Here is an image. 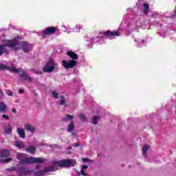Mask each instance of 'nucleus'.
Returning a JSON list of instances; mask_svg holds the SVG:
<instances>
[{
	"label": "nucleus",
	"mask_w": 176,
	"mask_h": 176,
	"mask_svg": "<svg viewBox=\"0 0 176 176\" xmlns=\"http://www.w3.org/2000/svg\"><path fill=\"white\" fill-rule=\"evenodd\" d=\"M10 47L12 50H19L22 48L24 53H28L31 50V45L23 41L21 43L19 42V38H16L13 40H7L4 41L3 45H0V56H2L3 53L8 52V48Z\"/></svg>",
	"instance_id": "nucleus-1"
},
{
	"label": "nucleus",
	"mask_w": 176,
	"mask_h": 176,
	"mask_svg": "<svg viewBox=\"0 0 176 176\" xmlns=\"http://www.w3.org/2000/svg\"><path fill=\"white\" fill-rule=\"evenodd\" d=\"M76 164V160L74 159L62 160L56 162L54 166H48L44 168V173L56 171V167H74Z\"/></svg>",
	"instance_id": "nucleus-2"
},
{
	"label": "nucleus",
	"mask_w": 176,
	"mask_h": 176,
	"mask_svg": "<svg viewBox=\"0 0 176 176\" xmlns=\"http://www.w3.org/2000/svg\"><path fill=\"white\" fill-rule=\"evenodd\" d=\"M16 159L19 160L21 164H31L32 163H43L45 159L40 157H34L27 155V154L18 153L16 155Z\"/></svg>",
	"instance_id": "nucleus-3"
},
{
	"label": "nucleus",
	"mask_w": 176,
	"mask_h": 176,
	"mask_svg": "<svg viewBox=\"0 0 176 176\" xmlns=\"http://www.w3.org/2000/svg\"><path fill=\"white\" fill-rule=\"evenodd\" d=\"M67 54L70 57V58H72V60H69L68 61L62 60V64L66 69H69V68H74V67L76 65L77 62L75 60L78 58V55L72 51L67 52Z\"/></svg>",
	"instance_id": "nucleus-4"
},
{
	"label": "nucleus",
	"mask_w": 176,
	"mask_h": 176,
	"mask_svg": "<svg viewBox=\"0 0 176 176\" xmlns=\"http://www.w3.org/2000/svg\"><path fill=\"white\" fill-rule=\"evenodd\" d=\"M58 67V63H56L52 59L48 60L43 67V72H47L49 74L54 72L56 68Z\"/></svg>",
	"instance_id": "nucleus-5"
},
{
	"label": "nucleus",
	"mask_w": 176,
	"mask_h": 176,
	"mask_svg": "<svg viewBox=\"0 0 176 176\" xmlns=\"http://www.w3.org/2000/svg\"><path fill=\"white\" fill-rule=\"evenodd\" d=\"M10 156V151L2 150L0 153V162L1 163H10L13 159L8 158Z\"/></svg>",
	"instance_id": "nucleus-6"
},
{
	"label": "nucleus",
	"mask_w": 176,
	"mask_h": 176,
	"mask_svg": "<svg viewBox=\"0 0 176 176\" xmlns=\"http://www.w3.org/2000/svg\"><path fill=\"white\" fill-rule=\"evenodd\" d=\"M72 119H74V116L71 115H67L62 118L63 122H69V120H71L70 124H68L67 128V133H72V131L75 130V125L74 124V121L72 120Z\"/></svg>",
	"instance_id": "nucleus-7"
},
{
	"label": "nucleus",
	"mask_w": 176,
	"mask_h": 176,
	"mask_svg": "<svg viewBox=\"0 0 176 176\" xmlns=\"http://www.w3.org/2000/svg\"><path fill=\"white\" fill-rule=\"evenodd\" d=\"M0 69L1 71H6L7 69L8 71H10V72H12L14 74H19V72H23V70L20 68H14L13 67L5 65L2 63H0Z\"/></svg>",
	"instance_id": "nucleus-8"
},
{
	"label": "nucleus",
	"mask_w": 176,
	"mask_h": 176,
	"mask_svg": "<svg viewBox=\"0 0 176 176\" xmlns=\"http://www.w3.org/2000/svg\"><path fill=\"white\" fill-rule=\"evenodd\" d=\"M57 30V28L56 27H50L47 28H45L43 30V36H45V35H50V34H54Z\"/></svg>",
	"instance_id": "nucleus-9"
},
{
	"label": "nucleus",
	"mask_w": 176,
	"mask_h": 176,
	"mask_svg": "<svg viewBox=\"0 0 176 176\" xmlns=\"http://www.w3.org/2000/svg\"><path fill=\"white\" fill-rule=\"evenodd\" d=\"M25 127V130H26V131H29V133H35L36 129L35 128V126H34L32 124H25L24 125Z\"/></svg>",
	"instance_id": "nucleus-10"
},
{
	"label": "nucleus",
	"mask_w": 176,
	"mask_h": 176,
	"mask_svg": "<svg viewBox=\"0 0 176 176\" xmlns=\"http://www.w3.org/2000/svg\"><path fill=\"white\" fill-rule=\"evenodd\" d=\"M21 80H26L27 82H32V78L30 77L26 73H23L20 75Z\"/></svg>",
	"instance_id": "nucleus-11"
},
{
	"label": "nucleus",
	"mask_w": 176,
	"mask_h": 176,
	"mask_svg": "<svg viewBox=\"0 0 176 176\" xmlns=\"http://www.w3.org/2000/svg\"><path fill=\"white\" fill-rule=\"evenodd\" d=\"M103 34L107 35V36H109L111 35H113L114 36H120V33L118 31L111 32V31L108 30V31L104 32Z\"/></svg>",
	"instance_id": "nucleus-12"
},
{
	"label": "nucleus",
	"mask_w": 176,
	"mask_h": 176,
	"mask_svg": "<svg viewBox=\"0 0 176 176\" xmlns=\"http://www.w3.org/2000/svg\"><path fill=\"white\" fill-rule=\"evenodd\" d=\"M0 112H2L3 113L8 112V106L2 101L0 102Z\"/></svg>",
	"instance_id": "nucleus-13"
},
{
	"label": "nucleus",
	"mask_w": 176,
	"mask_h": 176,
	"mask_svg": "<svg viewBox=\"0 0 176 176\" xmlns=\"http://www.w3.org/2000/svg\"><path fill=\"white\" fill-rule=\"evenodd\" d=\"M16 131L21 138H25V131H24V129L17 128Z\"/></svg>",
	"instance_id": "nucleus-14"
},
{
	"label": "nucleus",
	"mask_w": 176,
	"mask_h": 176,
	"mask_svg": "<svg viewBox=\"0 0 176 176\" xmlns=\"http://www.w3.org/2000/svg\"><path fill=\"white\" fill-rule=\"evenodd\" d=\"M27 152L28 153H31L32 155H35V152H36V146H30L27 149Z\"/></svg>",
	"instance_id": "nucleus-15"
},
{
	"label": "nucleus",
	"mask_w": 176,
	"mask_h": 176,
	"mask_svg": "<svg viewBox=\"0 0 176 176\" xmlns=\"http://www.w3.org/2000/svg\"><path fill=\"white\" fill-rule=\"evenodd\" d=\"M60 105H64V107H68V103H67V100H65V98L63 96H60L59 100Z\"/></svg>",
	"instance_id": "nucleus-16"
},
{
	"label": "nucleus",
	"mask_w": 176,
	"mask_h": 176,
	"mask_svg": "<svg viewBox=\"0 0 176 176\" xmlns=\"http://www.w3.org/2000/svg\"><path fill=\"white\" fill-rule=\"evenodd\" d=\"M148 151H149V146L145 144L142 148V154H143V156H144V157H146V153Z\"/></svg>",
	"instance_id": "nucleus-17"
},
{
	"label": "nucleus",
	"mask_w": 176,
	"mask_h": 176,
	"mask_svg": "<svg viewBox=\"0 0 176 176\" xmlns=\"http://www.w3.org/2000/svg\"><path fill=\"white\" fill-rule=\"evenodd\" d=\"M12 126L10 125H7L4 127V131L7 134H10L12 133Z\"/></svg>",
	"instance_id": "nucleus-18"
},
{
	"label": "nucleus",
	"mask_w": 176,
	"mask_h": 176,
	"mask_svg": "<svg viewBox=\"0 0 176 176\" xmlns=\"http://www.w3.org/2000/svg\"><path fill=\"white\" fill-rule=\"evenodd\" d=\"M15 146L16 148H25V144L23 142H16Z\"/></svg>",
	"instance_id": "nucleus-19"
},
{
	"label": "nucleus",
	"mask_w": 176,
	"mask_h": 176,
	"mask_svg": "<svg viewBox=\"0 0 176 176\" xmlns=\"http://www.w3.org/2000/svg\"><path fill=\"white\" fill-rule=\"evenodd\" d=\"M20 174L21 175H27V174H30V170L25 168H22L20 170Z\"/></svg>",
	"instance_id": "nucleus-20"
},
{
	"label": "nucleus",
	"mask_w": 176,
	"mask_h": 176,
	"mask_svg": "<svg viewBox=\"0 0 176 176\" xmlns=\"http://www.w3.org/2000/svg\"><path fill=\"white\" fill-rule=\"evenodd\" d=\"M92 123L93 124H98V117L97 116L93 117Z\"/></svg>",
	"instance_id": "nucleus-21"
},
{
	"label": "nucleus",
	"mask_w": 176,
	"mask_h": 176,
	"mask_svg": "<svg viewBox=\"0 0 176 176\" xmlns=\"http://www.w3.org/2000/svg\"><path fill=\"white\" fill-rule=\"evenodd\" d=\"M79 118L82 122H86L87 120L86 116H85V114H80Z\"/></svg>",
	"instance_id": "nucleus-22"
},
{
	"label": "nucleus",
	"mask_w": 176,
	"mask_h": 176,
	"mask_svg": "<svg viewBox=\"0 0 176 176\" xmlns=\"http://www.w3.org/2000/svg\"><path fill=\"white\" fill-rule=\"evenodd\" d=\"M83 28V26L80 25H76V30H74V32H79V31H80V30H82Z\"/></svg>",
	"instance_id": "nucleus-23"
},
{
	"label": "nucleus",
	"mask_w": 176,
	"mask_h": 176,
	"mask_svg": "<svg viewBox=\"0 0 176 176\" xmlns=\"http://www.w3.org/2000/svg\"><path fill=\"white\" fill-rule=\"evenodd\" d=\"M144 13H148V10H149V5L148 4H144Z\"/></svg>",
	"instance_id": "nucleus-24"
},
{
	"label": "nucleus",
	"mask_w": 176,
	"mask_h": 176,
	"mask_svg": "<svg viewBox=\"0 0 176 176\" xmlns=\"http://www.w3.org/2000/svg\"><path fill=\"white\" fill-rule=\"evenodd\" d=\"M52 96L54 97V98H58V93L56 92V91H53L52 93Z\"/></svg>",
	"instance_id": "nucleus-25"
},
{
	"label": "nucleus",
	"mask_w": 176,
	"mask_h": 176,
	"mask_svg": "<svg viewBox=\"0 0 176 176\" xmlns=\"http://www.w3.org/2000/svg\"><path fill=\"white\" fill-rule=\"evenodd\" d=\"M1 118H3V119H5L6 120H9V116L6 115V114H3Z\"/></svg>",
	"instance_id": "nucleus-26"
},
{
	"label": "nucleus",
	"mask_w": 176,
	"mask_h": 176,
	"mask_svg": "<svg viewBox=\"0 0 176 176\" xmlns=\"http://www.w3.org/2000/svg\"><path fill=\"white\" fill-rule=\"evenodd\" d=\"M80 174L81 175L87 176V173H85V170L83 169H81Z\"/></svg>",
	"instance_id": "nucleus-27"
},
{
	"label": "nucleus",
	"mask_w": 176,
	"mask_h": 176,
	"mask_svg": "<svg viewBox=\"0 0 176 176\" xmlns=\"http://www.w3.org/2000/svg\"><path fill=\"white\" fill-rule=\"evenodd\" d=\"M34 74L36 75H41L42 71H34Z\"/></svg>",
	"instance_id": "nucleus-28"
},
{
	"label": "nucleus",
	"mask_w": 176,
	"mask_h": 176,
	"mask_svg": "<svg viewBox=\"0 0 176 176\" xmlns=\"http://www.w3.org/2000/svg\"><path fill=\"white\" fill-rule=\"evenodd\" d=\"M7 94H8L10 97L13 96V92H12V91H9V92L7 93Z\"/></svg>",
	"instance_id": "nucleus-29"
},
{
	"label": "nucleus",
	"mask_w": 176,
	"mask_h": 176,
	"mask_svg": "<svg viewBox=\"0 0 176 176\" xmlns=\"http://www.w3.org/2000/svg\"><path fill=\"white\" fill-rule=\"evenodd\" d=\"M87 168H88V166H86V165H82L81 170H87Z\"/></svg>",
	"instance_id": "nucleus-30"
},
{
	"label": "nucleus",
	"mask_w": 176,
	"mask_h": 176,
	"mask_svg": "<svg viewBox=\"0 0 176 176\" xmlns=\"http://www.w3.org/2000/svg\"><path fill=\"white\" fill-rule=\"evenodd\" d=\"M0 96L1 97H3V91H2V89H0Z\"/></svg>",
	"instance_id": "nucleus-31"
},
{
	"label": "nucleus",
	"mask_w": 176,
	"mask_h": 176,
	"mask_svg": "<svg viewBox=\"0 0 176 176\" xmlns=\"http://www.w3.org/2000/svg\"><path fill=\"white\" fill-rule=\"evenodd\" d=\"M82 162H89V160L87 158H82Z\"/></svg>",
	"instance_id": "nucleus-32"
},
{
	"label": "nucleus",
	"mask_w": 176,
	"mask_h": 176,
	"mask_svg": "<svg viewBox=\"0 0 176 176\" xmlns=\"http://www.w3.org/2000/svg\"><path fill=\"white\" fill-rule=\"evenodd\" d=\"M74 146L75 148H78V146H79V143H76V144H74Z\"/></svg>",
	"instance_id": "nucleus-33"
},
{
	"label": "nucleus",
	"mask_w": 176,
	"mask_h": 176,
	"mask_svg": "<svg viewBox=\"0 0 176 176\" xmlns=\"http://www.w3.org/2000/svg\"><path fill=\"white\" fill-rule=\"evenodd\" d=\"M71 149H72V146H70L68 147V151H71Z\"/></svg>",
	"instance_id": "nucleus-34"
},
{
	"label": "nucleus",
	"mask_w": 176,
	"mask_h": 176,
	"mask_svg": "<svg viewBox=\"0 0 176 176\" xmlns=\"http://www.w3.org/2000/svg\"><path fill=\"white\" fill-rule=\"evenodd\" d=\"M19 93H24V91L23 89H20Z\"/></svg>",
	"instance_id": "nucleus-35"
},
{
	"label": "nucleus",
	"mask_w": 176,
	"mask_h": 176,
	"mask_svg": "<svg viewBox=\"0 0 176 176\" xmlns=\"http://www.w3.org/2000/svg\"><path fill=\"white\" fill-rule=\"evenodd\" d=\"M12 112H16V109H12Z\"/></svg>",
	"instance_id": "nucleus-36"
},
{
	"label": "nucleus",
	"mask_w": 176,
	"mask_h": 176,
	"mask_svg": "<svg viewBox=\"0 0 176 176\" xmlns=\"http://www.w3.org/2000/svg\"><path fill=\"white\" fill-rule=\"evenodd\" d=\"M67 32V34H69L70 32Z\"/></svg>",
	"instance_id": "nucleus-37"
},
{
	"label": "nucleus",
	"mask_w": 176,
	"mask_h": 176,
	"mask_svg": "<svg viewBox=\"0 0 176 176\" xmlns=\"http://www.w3.org/2000/svg\"><path fill=\"white\" fill-rule=\"evenodd\" d=\"M142 43H144V40H142Z\"/></svg>",
	"instance_id": "nucleus-38"
}]
</instances>
